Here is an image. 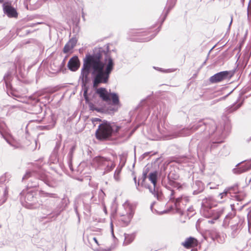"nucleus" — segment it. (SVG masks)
<instances>
[{
  "label": "nucleus",
  "instance_id": "53",
  "mask_svg": "<svg viewBox=\"0 0 251 251\" xmlns=\"http://www.w3.org/2000/svg\"><path fill=\"white\" fill-rule=\"evenodd\" d=\"M154 204H155V202H153L151 204V206H150L151 209V210L152 211V212H154L153 211V206Z\"/></svg>",
  "mask_w": 251,
  "mask_h": 251
},
{
  "label": "nucleus",
  "instance_id": "54",
  "mask_svg": "<svg viewBox=\"0 0 251 251\" xmlns=\"http://www.w3.org/2000/svg\"><path fill=\"white\" fill-rule=\"evenodd\" d=\"M93 240L95 241V242L98 245H99L98 241L96 237H93Z\"/></svg>",
  "mask_w": 251,
  "mask_h": 251
},
{
  "label": "nucleus",
  "instance_id": "40",
  "mask_svg": "<svg viewBox=\"0 0 251 251\" xmlns=\"http://www.w3.org/2000/svg\"><path fill=\"white\" fill-rule=\"evenodd\" d=\"M159 29L156 32V33L154 35H152L151 36H148V37H145V38H144L143 39H141V40L143 41V42H148V41H150L153 38H154L155 37V36L156 35V34L159 32Z\"/></svg>",
  "mask_w": 251,
  "mask_h": 251
},
{
  "label": "nucleus",
  "instance_id": "49",
  "mask_svg": "<svg viewBox=\"0 0 251 251\" xmlns=\"http://www.w3.org/2000/svg\"><path fill=\"white\" fill-rule=\"evenodd\" d=\"M102 122L100 119L99 118H94L92 120V122L94 124H95V122Z\"/></svg>",
  "mask_w": 251,
  "mask_h": 251
},
{
  "label": "nucleus",
  "instance_id": "38",
  "mask_svg": "<svg viewBox=\"0 0 251 251\" xmlns=\"http://www.w3.org/2000/svg\"><path fill=\"white\" fill-rule=\"evenodd\" d=\"M73 47L71 46L68 43L65 45L63 48V52L64 53H68L70 50L73 49Z\"/></svg>",
  "mask_w": 251,
  "mask_h": 251
},
{
  "label": "nucleus",
  "instance_id": "41",
  "mask_svg": "<svg viewBox=\"0 0 251 251\" xmlns=\"http://www.w3.org/2000/svg\"><path fill=\"white\" fill-rule=\"evenodd\" d=\"M35 180H36V179H35ZM30 182H31V183H28V186L29 187H36L37 186H38L39 185V184L38 183V182L37 181H32L31 179H30Z\"/></svg>",
  "mask_w": 251,
  "mask_h": 251
},
{
  "label": "nucleus",
  "instance_id": "29",
  "mask_svg": "<svg viewBox=\"0 0 251 251\" xmlns=\"http://www.w3.org/2000/svg\"><path fill=\"white\" fill-rule=\"evenodd\" d=\"M153 68L155 70H156L159 72H160L161 73H172L173 72L172 69H163L161 68L155 67V66L153 67Z\"/></svg>",
  "mask_w": 251,
  "mask_h": 251
},
{
  "label": "nucleus",
  "instance_id": "5",
  "mask_svg": "<svg viewBox=\"0 0 251 251\" xmlns=\"http://www.w3.org/2000/svg\"><path fill=\"white\" fill-rule=\"evenodd\" d=\"M211 198L205 199L202 201V207L201 212L206 218H212V220H208V222L213 224L214 220H217L223 214V209H212L211 205Z\"/></svg>",
  "mask_w": 251,
  "mask_h": 251
},
{
  "label": "nucleus",
  "instance_id": "33",
  "mask_svg": "<svg viewBox=\"0 0 251 251\" xmlns=\"http://www.w3.org/2000/svg\"><path fill=\"white\" fill-rule=\"evenodd\" d=\"M121 172V168H117L115 170L114 177L116 181H119L120 179L119 175Z\"/></svg>",
  "mask_w": 251,
  "mask_h": 251
},
{
  "label": "nucleus",
  "instance_id": "32",
  "mask_svg": "<svg viewBox=\"0 0 251 251\" xmlns=\"http://www.w3.org/2000/svg\"><path fill=\"white\" fill-rule=\"evenodd\" d=\"M147 177V172H143L142 176L139 179V181H141V186H144L145 185H146L145 184V180Z\"/></svg>",
  "mask_w": 251,
  "mask_h": 251
},
{
  "label": "nucleus",
  "instance_id": "28",
  "mask_svg": "<svg viewBox=\"0 0 251 251\" xmlns=\"http://www.w3.org/2000/svg\"><path fill=\"white\" fill-rule=\"evenodd\" d=\"M235 197L237 201H242L246 198V194L244 192H238Z\"/></svg>",
  "mask_w": 251,
  "mask_h": 251
},
{
  "label": "nucleus",
  "instance_id": "23",
  "mask_svg": "<svg viewBox=\"0 0 251 251\" xmlns=\"http://www.w3.org/2000/svg\"><path fill=\"white\" fill-rule=\"evenodd\" d=\"M251 169V160L247 162L245 165L239 167L238 168L239 173H242Z\"/></svg>",
  "mask_w": 251,
  "mask_h": 251
},
{
  "label": "nucleus",
  "instance_id": "60",
  "mask_svg": "<svg viewBox=\"0 0 251 251\" xmlns=\"http://www.w3.org/2000/svg\"><path fill=\"white\" fill-rule=\"evenodd\" d=\"M173 161H174V162H177V163H180V161L179 160H175L174 159L173 160Z\"/></svg>",
  "mask_w": 251,
  "mask_h": 251
},
{
  "label": "nucleus",
  "instance_id": "62",
  "mask_svg": "<svg viewBox=\"0 0 251 251\" xmlns=\"http://www.w3.org/2000/svg\"><path fill=\"white\" fill-rule=\"evenodd\" d=\"M177 178V176H176V175H174V177H173V179H176Z\"/></svg>",
  "mask_w": 251,
  "mask_h": 251
},
{
  "label": "nucleus",
  "instance_id": "3",
  "mask_svg": "<svg viewBox=\"0 0 251 251\" xmlns=\"http://www.w3.org/2000/svg\"><path fill=\"white\" fill-rule=\"evenodd\" d=\"M120 128V127L117 126L114 123L103 120L96 131V137L100 141L111 140L113 136L119 131Z\"/></svg>",
  "mask_w": 251,
  "mask_h": 251
},
{
  "label": "nucleus",
  "instance_id": "30",
  "mask_svg": "<svg viewBox=\"0 0 251 251\" xmlns=\"http://www.w3.org/2000/svg\"><path fill=\"white\" fill-rule=\"evenodd\" d=\"M33 108L34 109V110H33L34 112H33L34 114H37L42 111V107L38 103L34 106Z\"/></svg>",
  "mask_w": 251,
  "mask_h": 251
},
{
  "label": "nucleus",
  "instance_id": "7",
  "mask_svg": "<svg viewBox=\"0 0 251 251\" xmlns=\"http://www.w3.org/2000/svg\"><path fill=\"white\" fill-rule=\"evenodd\" d=\"M93 197V194L90 193L82 194L75 201L74 207L75 212L77 216H78L79 208L83 207L86 209L89 208L91 201Z\"/></svg>",
  "mask_w": 251,
  "mask_h": 251
},
{
  "label": "nucleus",
  "instance_id": "13",
  "mask_svg": "<svg viewBox=\"0 0 251 251\" xmlns=\"http://www.w3.org/2000/svg\"><path fill=\"white\" fill-rule=\"evenodd\" d=\"M229 73L228 71L221 72L211 76L209 80L211 83L219 82L227 79L229 77Z\"/></svg>",
  "mask_w": 251,
  "mask_h": 251
},
{
  "label": "nucleus",
  "instance_id": "18",
  "mask_svg": "<svg viewBox=\"0 0 251 251\" xmlns=\"http://www.w3.org/2000/svg\"><path fill=\"white\" fill-rule=\"evenodd\" d=\"M185 248H190L194 247L197 245V240L193 237H189L185 240V241L182 244Z\"/></svg>",
  "mask_w": 251,
  "mask_h": 251
},
{
  "label": "nucleus",
  "instance_id": "26",
  "mask_svg": "<svg viewBox=\"0 0 251 251\" xmlns=\"http://www.w3.org/2000/svg\"><path fill=\"white\" fill-rule=\"evenodd\" d=\"M12 34L9 33L0 41V47L4 46L9 42L12 38Z\"/></svg>",
  "mask_w": 251,
  "mask_h": 251
},
{
  "label": "nucleus",
  "instance_id": "22",
  "mask_svg": "<svg viewBox=\"0 0 251 251\" xmlns=\"http://www.w3.org/2000/svg\"><path fill=\"white\" fill-rule=\"evenodd\" d=\"M7 126L4 121L0 118V135L2 138L6 136Z\"/></svg>",
  "mask_w": 251,
  "mask_h": 251
},
{
  "label": "nucleus",
  "instance_id": "10",
  "mask_svg": "<svg viewBox=\"0 0 251 251\" xmlns=\"http://www.w3.org/2000/svg\"><path fill=\"white\" fill-rule=\"evenodd\" d=\"M33 176L36 177L38 179L43 181L46 184L50 187H51L52 185L50 181V176L42 170L39 171L30 172L28 171L23 177V180L26 179L30 177Z\"/></svg>",
  "mask_w": 251,
  "mask_h": 251
},
{
  "label": "nucleus",
  "instance_id": "4",
  "mask_svg": "<svg viewBox=\"0 0 251 251\" xmlns=\"http://www.w3.org/2000/svg\"><path fill=\"white\" fill-rule=\"evenodd\" d=\"M205 127L204 129L207 130L209 134H212L216 129V124L213 121L210 120L208 123H205L202 121H200L199 122L193 125L190 128H183L179 131L178 135H176L174 133V137L178 136H187L190 135L192 132L195 131L201 127Z\"/></svg>",
  "mask_w": 251,
  "mask_h": 251
},
{
  "label": "nucleus",
  "instance_id": "25",
  "mask_svg": "<svg viewBox=\"0 0 251 251\" xmlns=\"http://www.w3.org/2000/svg\"><path fill=\"white\" fill-rule=\"evenodd\" d=\"M12 34L9 33L0 41V47L4 46L9 42L12 38Z\"/></svg>",
  "mask_w": 251,
  "mask_h": 251
},
{
  "label": "nucleus",
  "instance_id": "9",
  "mask_svg": "<svg viewBox=\"0 0 251 251\" xmlns=\"http://www.w3.org/2000/svg\"><path fill=\"white\" fill-rule=\"evenodd\" d=\"M243 221L237 217L234 216L232 214H228L226 216L224 221V225L231 224V228L232 230V234L233 236L235 235L236 231L240 227Z\"/></svg>",
  "mask_w": 251,
  "mask_h": 251
},
{
  "label": "nucleus",
  "instance_id": "16",
  "mask_svg": "<svg viewBox=\"0 0 251 251\" xmlns=\"http://www.w3.org/2000/svg\"><path fill=\"white\" fill-rule=\"evenodd\" d=\"M37 101L41 103L46 105L52 100L50 95L47 93H39Z\"/></svg>",
  "mask_w": 251,
  "mask_h": 251
},
{
  "label": "nucleus",
  "instance_id": "8",
  "mask_svg": "<svg viewBox=\"0 0 251 251\" xmlns=\"http://www.w3.org/2000/svg\"><path fill=\"white\" fill-rule=\"evenodd\" d=\"M17 72V67L14 64H12V66L7 72V73L3 76V80L5 84V87L7 90V93L9 96L17 97L13 93L12 91V87L11 84V81L12 80L13 75H15Z\"/></svg>",
  "mask_w": 251,
  "mask_h": 251
},
{
  "label": "nucleus",
  "instance_id": "44",
  "mask_svg": "<svg viewBox=\"0 0 251 251\" xmlns=\"http://www.w3.org/2000/svg\"><path fill=\"white\" fill-rule=\"evenodd\" d=\"M65 64V59H63V61L62 62L61 64L60 65H58L57 67L55 66L56 68L54 69V70L58 71L60 70L61 69V66H63Z\"/></svg>",
  "mask_w": 251,
  "mask_h": 251
},
{
  "label": "nucleus",
  "instance_id": "34",
  "mask_svg": "<svg viewBox=\"0 0 251 251\" xmlns=\"http://www.w3.org/2000/svg\"><path fill=\"white\" fill-rule=\"evenodd\" d=\"M48 122L51 124L52 126L55 125V124L56 123L55 119V115L52 113H51L50 115V118L49 119Z\"/></svg>",
  "mask_w": 251,
  "mask_h": 251
},
{
  "label": "nucleus",
  "instance_id": "24",
  "mask_svg": "<svg viewBox=\"0 0 251 251\" xmlns=\"http://www.w3.org/2000/svg\"><path fill=\"white\" fill-rule=\"evenodd\" d=\"M171 9V6H169V7L166 9H165L163 12L162 14L161 15L159 19V22H160V24L162 25L164 21H165L168 13Z\"/></svg>",
  "mask_w": 251,
  "mask_h": 251
},
{
  "label": "nucleus",
  "instance_id": "35",
  "mask_svg": "<svg viewBox=\"0 0 251 251\" xmlns=\"http://www.w3.org/2000/svg\"><path fill=\"white\" fill-rule=\"evenodd\" d=\"M148 33H149V32L147 31H134V32H133V34L135 36H144V35H147Z\"/></svg>",
  "mask_w": 251,
  "mask_h": 251
},
{
  "label": "nucleus",
  "instance_id": "21",
  "mask_svg": "<svg viewBox=\"0 0 251 251\" xmlns=\"http://www.w3.org/2000/svg\"><path fill=\"white\" fill-rule=\"evenodd\" d=\"M133 212L131 211L126 217H124L121 219L123 226H126L128 225L133 217Z\"/></svg>",
  "mask_w": 251,
  "mask_h": 251
},
{
  "label": "nucleus",
  "instance_id": "58",
  "mask_svg": "<svg viewBox=\"0 0 251 251\" xmlns=\"http://www.w3.org/2000/svg\"><path fill=\"white\" fill-rule=\"evenodd\" d=\"M112 248L111 247L107 249H105V251H111L112 250Z\"/></svg>",
  "mask_w": 251,
  "mask_h": 251
},
{
  "label": "nucleus",
  "instance_id": "59",
  "mask_svg": "<svg viewBox=\"0 0 251 251\" xmlns=\"http://www.w3.org/2000/svg\"><path fill=\"white\" fill-rule=\"evenodd\" d=\"M133 180L134 181V182H135V184H136L137 180H136V176L134 177Z\"/></svg>",
  "mask_w": 251,
  "mask_h": 251
},
{
  "label": "nucleus",
  "instance_id": "43",
  "mask_svg": "<svg viewBox=\"0 0 251 251\" xmlns=\"http://www.w3.org/2000/svg\"><path fill=\"white\" fill-rule=\"evenodd\" d=\"M88 106L89 110L93 111H95L97 107L92 102L89 103Z\"/></svg>",
  "mask_w": 251,
  "mask_h": 251
},
{
  "label": "nucleus",
  "instance_id": "17",
  "mask_svg": "<svg viewBox=\"0 0 251 251\" xmlns=\"http://www.w3.org/2000/svg\"><path fill=\"white\" fill-rule=\"evenodd\" d=\"M93 161L97 163L99 167H103L106 166V164L110 161V159L109 158L98 156L94 157Z\"/></svg>",
  "mask_w": 251,
  "mask_h": 251
},
{
  "label": "nucleus",
  "instance_id": "45",
  "mask_svg": "<svg viewBox=\"0 0 251 251\" xmlns=\"http://www.w3.org/2000/svg\"><path fill=\"white\" fill-rule=\"evenodd\" d=\"M83 97H84V100H85V102L86 104H87L89 105V103H92L90 101V100L88 97V94L83 95Z\"/></svg>",
  "mask_w": 251,
  "mask_h": 251
},
{
  "label": "nucleus",
  "instance_id": "57",
  "mask_svg": "<svg viewBox=\"0 0 251 251\" xmlns=\"http://www.w3.org/2000/svg\"><path fill=\"white\" fill-rule=\"evenodd\" d=\"M232 20H233L232 16H231V17H230V23H229V27H230V26L231 25V24L232 23Z\"/></svg>",
  "mask_w": 251,
  "mask_h": 251
},
{
  "label": "nucleus",
  "instance_id": "15",
  "mask_svg": "<svg viewBox=\"0 0 251 251\" xmlns=\"http://www.w3.org/2000/svg\"><path fill=\"white\" fill-rule=\"evenodd\" d=\"M238 188L237 185L233 186L227 188H226L224 191L221 193H220L217 197V199L220 202H223L226 197H227L228 194H231L232 193L236 194L237 193Z\"/></svg>",
  "mask_w": 251,
  "mask_h": 251
},
{
  "label": "nucleus",
  "instance_id": "27",
  "mask_svg": "<svg viewBox=\"0 0 251 251\" xmlns=\"http://www.w3.org/2000/svg\"><path fill=\"white\" fill-rule=\"evenodd\" d=\"M104 169V172L103 173V175H105L106 173H108L111 171L115 167V164L110 160L109 163L106 164V166Z\"/></svg>",
  "mask_w": 251,
  "mask_h": 251
},
{
  "label": "nucleus",
  "instance_id": "64",
  "mask_svg": "<svg viewBox=\"0 0 251 251\" xmlns=\"http://www.w3.org/2000/svg\"><path fill=\"white\" fill-rule=\"evenodd\" d=\"M25 32H26V34H28V33H29L30 32V31H29V30H26L25 31Z\"/></svg>",
  "mask_w": 251,
  "mask_h": 251
},
{
  "label": "nucleus",
  "instance_id": "39",
  "mask_svg": "<svg viewBox=\"0 0 251 251\" xmlns=\"http://www.w3.org/2000/svg\"><path fill=\"white\" fill-rule=\"evenodd\" d=\"M75 145H74L70 149V151H69V152L68 154V156L69 157V159H71L72 157H73V153L75 151Z\"/></svg>",
  "mask_w": 251,
  "mask_h": 251
},
{
  "label": "nucleus",
  "instance_id": "20",
  "mask_svg": "<svg viewBox=\"0 0 251 251\" xmlns=\"http://www.w3.org/2000/svg\"><path fill=\"white\" fill-rule=\"evenodd\" d=\"M125 241L124 242V245L126 246L130 244L134 239L135 237V233H133L131 234L125 233Z\"/></svg>",
  "mask_w": 251,
  "mask_h": 251
},
{
  "label": "nucleus",
  "instance_id": "19",
  "mask_svg": "<svg viewBox=\"0 0 251 251\" xmlns=\"http://www.w3.org/2000/svg\"><path fill=\"white\" fill-rule=\"evenodd\" d=\"M167 180L168 181V184L166 185V187L171 191L170 200H171L172 197L173 196V189H172V187L173 186V174L171 173V171L169 172L168 174Z\"/></svg>",
  "mask_w": 251,
  "mask_h": 251
},
{
  "label": "nucleus",
  "instance_id": "31",
  "mask_svg": "<svg viewBox=\"0 0 251 251\" xmlns=\"http://www.w3.org/2000/svg\"><path fill=\"white\" fill-rule=\"evenodd\" d=\"M179 199H178L176 200L175 202V206H176V212L178 213L180 215L183 214V211L180 209V208L178 207L179 205Z\"/></svg>",
  "mask_w": 251,
  "mask_h": 251
},
{
  "label": "nucleus",
  "instance_id": "37",
  "mask_svg": "<svg viewBox=\"0 0 251 251\" xmlns=\"http://www.w3.org/2000/svg\"><path fill=\"white\" fill-rule=\"evenodd\" d=\"M76 43H77V40L75 38H72L68 42V43L71 46H72L73 47V48H74L75 46Z\"/></svg>",
  "mask_w": 251,
  "mask_h": 251
},
{
  "label": "nucleus",
  "instance_id": "48",
  "mask_svg": "<svg viewBox=\"0 0 251 251\" xmlns=\"http://www.w3.org/2000/svg\"><path fill=\"white\" fill-rule=\"evenodd\" d=\"M174 188H177V189H179L181 186L179 185V184L174 181Z\"/></svg>",
  "mask_w": 251,
  "mask_h": 251
},
{
  "label": "nucleus",
  "instance_id": "51",
  "mask_svg": "<svg viewBox=\"0 0 251 251\" xmlns=\"http://www.w3.org/2000/svg\"><path fill=\"white\" fill-rule=\"evenodd\" d=\"M68 165H69V168H70V170L71 171H73V165H72V162H71L70 160H69V161L68 162Z\"/></svg>",
  "mask_w": 251,
  "mask_h": 251
},
{
  "label": "nucleus",
  "instance_id": "63",
  "mask_svg": "<svg viewBox=\"0 0 251 251\" xmlns=\"http://www.w3.org/2000/svg\"><path fill=\"white\" fill-rule=\"evenodd\" d=\"M171 167V165H169V164H168V165H167V167H166V170H167V169H168V167Z\"/></svg>",
  "mask_w": 251,
  "mask_h": 251
},
{
  "label": "nucleus",
  "instance_id": "46",
  "mask_svg": "<svg viewBox=\"0 0 251 251\" xmlns=\"http://www.w3.org/2000/svg\"><path fill=\"white\" fill-rule=\"evenodd\" d=\"M248 226H249V231L250 233H251V219L249 217L248 215Z\"/></svg>",
  "mask_w": 251,
  "mask_h": 251
},
{
  "label": "nucleus",
  "instance_id": "12",
  "mask_svg": "<svg viewBox=\"0 0 251 251\" xmlns=\"http://www.w3.org/2000/svg\"><path fill=\"white\" fill-rule=\"evenodd\" d=\"M3 13L9 18H17L18 14L16 9L10 2H5L2 4Z\"/></svg>",
  "mask_w": 251,
  "mask_h": 251
},
{
  "label": "nucleus",
  "instance_id": "55",
  "mask_svg": "<svg viewBox=\"0 0 251 251\" xmlns=\"http://www.w3.org/2000/svg\"><path fill=\"white\" fill-rule=\"evenodd\" d=\"M59 147H60V143H56V146H55V149H58L59 148Z\"/></svg>",
  "mask_w": 251,
  "mask_h": 251
},
{
  "label": "nucleus",
  "instance_id": "11",
  "mask_svg": "<svg viewBox=\"0 0 251 251\" xmlns=\"http://www.w3.org/2000/svg\"><path fill=\"white\" fill-rule=\"evenodd\" d=\"M157 175L158 173L156 171L151 172L149 174V179L153 184L154 186L153 189H152L149 185H145V187L148 188L150 192L158 200H159L161 197V194L159 193L157 190L156 191L155 189L157 183Z\"/></svg>",
  "mask_w": 251,
  "mask_h": 251
},
{
  "label": "nucleus",
  "instance_id": "6",
  "mask_svg": "<svg viewBox=\"0 0 251 251\" xmlns=\"http://www.w3.org/2000/svg\"><path fill=\"white\" fill-rule=\"evenodd\" d=\"M96 93L104 101H112V105L116 106L119 104L120 100L118 95L116 93H108L105 88L100 87L95 89Z\"/></svg>",
  "mask_w": 251,
  "mask_h": 251
},
{
  "label": "nucleus",
  "instance_id": "56",
  "mask_svg": "<svg viewBox=\"0 0 251 251\" xmlns=\"http://www.w3.org/2000/svg\"><path fill=\"white\" fill-rule=\"evenodd\" d=\"M139 181H140L139 180V181H138V182H136V184H135V185H136V189H137V190H138V187H139V185H140V182H139Z\"/></svg>",
  "mask_w": 251,
  "mask_h": 251
},
{
  "label": "nucleus",
  "instance_id": "36",
  "mask_svg": "<svg viewBox=\"0 0 251 251\" xmlns=\"http://www.w3.org/2000/svg\"><path fill=\"white\" fill-rule=\"evenodd\" d=\"M3 138L11 146L13 147L14 148H17V147L14 144L13 142L7 136V135L4 137Z\"/></svg>",
  "mask_w": 251,
  "mask_h": 251
},
{
  "label": "nucleus",
  "instance_id": "50",
  "mask_svg": "<svg viewBox=\"0 0 251 251\" xmlns=\"http://www.w3.org/2000/svg\"><path fill=\"white\" fill-rule=\"evenodd\" d=\"M155 211L156 212V213H158L160 215L163 214L164 213H166L168 212V210H164L160 212H158L157 210H155Z\"/></svg>",
  "mask_w": 251,
  "mask_h": 251
},
{
  "label": "nucleus",
  "instance_id": "14",
  "mask_svg": "<svg viewBox=\"0 0 251 251\" xmlns=\"http://www.w3.org/2000/svg\"><path fill=\"white\" fill-rule=\"evenodd\" d=\"M80 65V60L76 55H75L71 58L67 64L68 69L73 72L76 71L79 69Z\"/></svg>",
  "mask_w": 251,
  "mask_h": 251
},
{
  "label": "nucleus",
  "instance_id": "2",
  "mask_svg": "<svg viewBox=\"0 0 251 251\" xmlns=\"http://www.w3.org/2000/svg\"><path fill=\"white\" fill-rule=\"evenodd\" d=\"M39 196L42 198L49 197L44 204L39 201L35 191L28 190H23L20 194V199L22 204L27 208H37L41 206V208L51 215L54 220L60 215L69 203L67 197H64L60 199L57 194L45 192L42 190L39 191Z\"/></svg>",
  "mask_w": 251,
  "mask_h": 251
},
{
  "label": "nucleus",
  "instance_id": "47",
  "mask_svg": "<svg viewBox=\"0 0 251 251\" xmlns=\"http://www.w3.org/2000/svg\"><path fill=\"white\" fill-rule=\"evenodd\" d=\"M95 111L99 113H103L104 111V109L103 108L96 107Z\"/></svg>",
  "mask_w": 251,
  "mask_h": 251
},
{
  "label": "nucleus",
  "instance_id": "42",
  "mask_svg": "<svg viewBox=\"0 0 251 251\" xmlns=\"http://www.w3.org/2000/svg\"><path fill=\"white\" fill-rule=\"evenodd\" d=\"M117 110H118L117 108H115V107H113L112 106H110L108 109V111L109 113H114V112L117 111Z\"/></svg>",
  "mask_w": 251,
  "mask_h": 251
},
{
  "label": "nucleus",
  "instance_id": "61",
  "mask_svg": "<svg viewBox=\"0 0 251 251\" xmlns=\"http://www.w3.org/2000/svg\"><path fill=\"white\" fill-rule=\"evenodd\" d=\"M173 209V205H171L169 206V210H171Z\"/></svg>",
  "mask_w": 251,
  "mask_h": 251
},
{
  "label": "nucleus",
  "instance_id": "52",
  "mask_svg": "<svg viewBox=\"0 0 251 251\" xmlns=\"http://www.w3.org/2000/svg\"><path fill=\"white\" fill-rule=\"evenodd\" d=\"M111 232H112V236L114 237H115L114 235V232H113V224H112V223L111 224Z\"/></svg>",
  "mask_w": 251,
  "mask_h": 251
},
{
  "label": "nucleus",
  "instance_id": "1",
  "mask_svg": "<svg viewBox=\"0 0 251 251\" xmlns=\"http://www.w3.org/2000/svg\"><path fill=\"white\" fill-rule=\"evenodd\" d=\"M114 62L110 55L109 45L104 48L96 47L92 53H87L83 58L79 80L81 82L83 95L88 94L91 74L93 88L95 89L100 84L107 83L114 69Z\"/></svg>",
  "mask_w": 251,
  "mask_h": 251
}]
</instances>
